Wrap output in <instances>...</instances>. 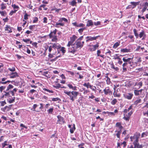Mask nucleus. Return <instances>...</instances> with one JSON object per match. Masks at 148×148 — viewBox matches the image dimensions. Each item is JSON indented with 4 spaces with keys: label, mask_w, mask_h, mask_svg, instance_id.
I'll use <instances>...</instances> for the list:
<instances>
[{
    "label": "nucleus",
    "mask_w": 148,
    "mask_h": 148,
    "mask_svg": "<svg viewBox=\"0 0 148 148\" xmlns=\"http://www.w3.org/2000/svg\"><path fill=\"white\" fill-rule=\"evenodd\" d=\"M72 47L73 48V49L71 50L70 49H69V48L68 51L69 52L71 53H72L74 54V53L76 51V49H74V48L73 47Z\"/></svg>",
    "instance_id": "c756f323"
},
{
    "label": "nucleus",
    "mask_w": 148,
    "mask_h": 148,
    "mask_svg": "<svg viewBox=\"0 0 148 148\" xmlns=\"http://www.w3.org/2000/svg\"><path fill=\"white\" fill-rule=\"evenodd\" d=\"M17 10L14 9V10H12L9 14V15L10 16L12 15L13 14L15 13Z\"/></svg>",
    "instance_id": "79ce46f5"
},
{
    "label": "nucleus",
    "mask_w": 148,
    "mask_h": 148,
    "mask_svg": "<svg viewBox=\"0 0 148 148\" xmlns=\"http://www.w3.org/2000/svg\"><path fill=\"white\" fill-rule=\"evenodd\" d=\"M140 2H131L130 3L132 5V8H134L137 5H138L139 3Z\"/></svg>",
    "instance_id": "2eb2a0df"
},
{
    "label": "nucleus",
    "mask_w": 148,
    "mask_h": 148,
    "mask_svg": "<svg viewBox=\"0 0 148 148\" xmlns=\"http://www.w3.org/2000/svg\"><path fill=\"white\" fill-rule=\"evenodd\" d=\"M111 68L114 69L115 71H117L119 70V68L117 67H115L113 63L111 64Z\"/></svg>",
    "instance_id": "cd10ccee"
},
{
    "label": "nucleus",
    "mask_w": 148,
    "mask_h": 148,
    "mask_svg": "<svg viewBox=\"0 0 148 148\" xmlns=\"http://www.w3.org/2000/svg\"><path fill=\"white\" fill-rule=\"evenodd\" d=\"M60 25L61 26H63L64 25V23H56V25L55 26L57 27H59L58 26H57L58 25Z\"/></svg>",
    "instance_id": "4c0bfd02"
},
{
    "label": "nucleus",
    "mask_w": 148,
    "mask_h": 148,
    "mask_svg": "<svg viewBox=\"0 0 148 148\" xmlns=\"http://www.w3.org/2000/svg\"><path fill=\"white\" fill-rule=\"evenodd\" d=\"M92 46H93L94 47H95V49H96L97 48L99 47V45H98V43H97L95 45H92Z\"/></svg>",
    "instance_id": "052dcab7"
},
{
    "label": "nucleus",
    "mask_w": 148,
    "mask_h": 148,
    "mask_svg": "<svg viewBox=\"0 0 148 148\" xmlns=\"http://www.w3.org/2000/svg\"><path fill=\"white\" fill-rule=\"evenodd\" d=\"M64 93L69 96V99L72 102L75 99L77 98V97L79 93L78 92L74 91L68 92L66 90L64 91Z\"/></svg>",
    "instance_id": "f257e3e1"
},
{
    "label": "nucleus",
    "mask_w": 148,
    "mask_h": 148,
    "mask_svg": "<svg viewBox=\"0 0 148 148\" xmlns=\"http://www.w3.org/2000/svg\"><path fill=\"white\" fill-rule=\"evenodd\" d=\"M90 49L91 51H95L96 49L93 46H92V45H90Z\"/></svg>",
    "instance_id": "37998d69"
},
{
    "label": "nucleus",
    "mask_w": 148,
    "mask_h": 148,
    "mask_svg": "<svg viewBox=\"0 0 148 148\" xmlns=\"http://www.w3.org/2000/svg\"><path fill=\"white\" fill-rule=\"evenodd\" d=\"M99 37V36H97L94 37H91V36H87L86 38L87 39L86 42H88L89 41H92L93 40H96L98 37Z\"/></svg>",
    "instance_id": "0eeeda50"
},
{
    "label": "nucleus",
    "mask_w": 148,
    "mask_h": 148,
    "mask_svg": "<svg viewBox=\"0 0 148 148\" xmlns=\"http://www.w3.org/2000/svg\"><path fill=\"white\" fill-rule=\"evenodd\" d=\"M148 10V3L147 2H145L144 5V8L142 10L143 13L145 12L146 10Z\"/></svg>",
    "instance_id": "ddd939ff"
},
{
    "label": "nucleus",
    "mask_w": 148,
    "mask_h": 148,
    "mask_svg": "<svg viewBox=\"0 0 148 148\" xmlns=\"http://www.w3.org/2000/svg\"><path fill=\"white\" fill-rule=\"evenodd\" d=\"M86 29V28H82L79 29L78 30V31L80 33H82L84 30Z\"/></svg>",
    "instance_id": "8fccbe9b"
},
{
    "label": "nucleus",
    "mask_w": 148,
    "mask_h": 148,
    "mask_svg": "<svg viewBox=\"0 0 148 148\" xmlns=\"http://www.w3.org/2000/svg\"><path fill=\"white\" fill-rule=\"evenodd\" d=\"M93 25V23L91 20H88L87 21L86 26L89 27L92 26Z\"/></svg>",
    "instance_id": "6ab92c4d"
},
{
    "label": "nucleus",
    "mask_w": 148,
    "mask_h": 148,
    "mask_svg": "<svg viewBox=\"0 0 148 148\" xmlns=\"http://www.w3.org/2000/svg\"><path fill=\"white\" fill-rule=\"evenodd\" d=\"M52 47L55 49H58L61 48V46L59 44L55 43L53 44L52 43Z\"/></svg>",
    "instance_id": "9d476101"
},
{
    "label": "nucleus",
    "mask_w": 148,
    "mask_h": 148,
    "mask_svg": "<svg viewBox=\"0 0 148 148\" xmlns=\"http://www.w3.org/2000/svg\"><path fill=\"white\" fill-rule=\"evenodd\" d=\"M7 141H5L4 143H2V147H4L6 145H8V144H6Z\"/></svg>",
    "instance_id": "603ef678"
},
{
    "label": "nucleus",
    "mask_w": 148,
    "mask_h": 148,
    "mask_svg": "<svg viewBox=\"0 0 148 148\" xmlns=\"http://www.w3.org/2000/svg\"><path fill=\"white\" fill-rule=\"evenodd\" d=\"M138 35L139 37L140 38L143 37L142 39V40H144L145 39L146 35L145 34V33L144 31L142 30Z\"/></svg>",
    "instance_id": "6e6552de"
},
{
    "label": "nucleus",
    "mask_w": 148,
    "mask_h": 148,
    "mask_svg": "<svg viewBox=\"0 0 148 148\" xmlns=\"http://www.w3.org/2000/svg\"><path fill=\"white\" fill-rule=\"evenodd\" d=\"M0 14L2 16H4L6 14L5 11H0Z\"/></svg>",
    "instance_id": "13d9d810"
},
{
    "label": "nucleus",
    "mask_w": 148,
    "mask_h": 148,
    "mask_svg": "<svg viewBox=\"0 0 148 148\" xmlns=\"http://www.w3.org/2000/svg\"><path fill=\"white\" fill-rule=\"evenodd\" d=\"M12 7L14 9H18L19 8V7L17 6V5H16L15 4H12Z\"/></svg>",
    "instance_id": "49530a36"
},
{
    "label": "nucleus",
    "mask_w": 148,
    "mask_h": 148,
    "mask_svg": "<svg viewBox=\"0 0 148 148\" xmlns=\"http://www.w3.org/2000/svg\"><path fill=\"white\" fill-rule=\"evenodd\" d=\"M117 102V100L116 99H114L111 102V103L112 105H114Z\"/></svg>",
    "instance_id": "f704fd0d"
},
{
    "label": "nucleus",
    "mask_w": 148,
    "mask_h": 148,
    "mask_svg": "<svg viewBox=\"0 0 148 148\" xmlns=\"http://www.w3.org/2000/svg\"><path fill=\"white\" fill-rule=\"evenodd\" d=\"M23 40L24 42L27 43L29 41H30V39H23Z\"/></svg>",
    "instance_id": "680f3d73"
},
{
    "label": "nucleus",
    "mask_w": 148,
    "mask_h": 148,
    "mask_svg": "<svg viewBox=\"0 0 148 148\" xmlns=\"http://www.w3.org/2000/svg\"><path fill=\"white\" fill-rule=\"evenodd\" d=\"M133 106L132 105L130 106V107L128 108V109H125L124 110L123 112L124 113H126L130 111V110L132 109V108Z\"/></svg>",
    "instance_id": "393cba45"
},
{
    "label": "nucleus",
    "mask_w": 148,
    "mask_h": 148,
    "mask_svg": "<svg viewBox=\"0 0 148 148\" xmlns=\"http://www.w3.org/2000/svg\"><path fill=\"white\" fill-rule=\"evenodd\" d=\"M59 100H60V99L58 97L55 98H52V101H56Z\"/></svg>",
    "instance_id": "3c124183"
},
{
    "label": "nucleus",
    "mask_w": 148,
    "mask_h": 148,
    "mask_svg": "<svg viewBox=\"0 0 148 148\" xmlns=\"http://www.w3.org/2000/svg\"><path fill=\"white\" fill-rule=\"evenodd\" d=\"M1 9L2 10H3L5 9L6 8V4L4 3H2L1 5Z\"/></svg>",
    "instance_id": "4be33fe9"
},
{
    "label": "nucleus",
    "mask_w": 148,
    "mask_h": 148,
    "mask_svg": "<svg viewBox=\"0 0 148 148\" xmlns=\"http://www.w3.org/2000/svg\"><path fill=\"white\" fill-rule=\"evenodd\" d=\"M5 88V86H2L0 87V91L2 92Z\"/></svg>",
    "instance_id": "6e6d98bb"
},
{
    "label": "nucleus",
    "mask_w": 148,
    "mask_h": 148,
    "mask_svg": "<svg viewBox=\"0 0 148 148\" xmlns=\"http://www.w3.org/2000/svg\"><path fill=\"white\" fill-rule=\"evenodd\" d=\"M141 101V100L140 99H138L136 100L134 103V104L135 105H137L138 103H140Z\"/></svg>",
    "instance_id": "c9c22d12"
},
{
    "label": "nucleus",
    "mask_w": 148,
    "mask_h": 148,
    "mask_svg": "<svg viewBox=\"0 0 148 148\" xmlns=\"http://www.w3.org/2000/svg\"><path fill=\"white\" fill-rule=\"evenodd\" d=\"M58 118V121H62L63 122L64 119L63 117L61 116L60 115H58L57 116Z\"/></svg>",
    "instance_id": "c85d7f7f"
},
{
    "label": "nucleus",
    "mask_w": 148,
    "mask_h": 148,
    "mask_svg": "<svg viewBox=\"0 0 148 148\" xmlns=\"http://www.w3.org/2000/svg\"><path fill=\"white\" fill-rule=\"evenodd\" d=\"M103 91L106 95H107L108 94H112V92L110 90L109 87L106 88Z\"/></svg>",
    "instance_id": "423d86ee"
},
{
    "label": "nucleus",
    "mask_w": 148,
    "mask_h": 148,
    "mask_svg": "<svg viewBox=\"0 0 148 148\" xmlns=\"http://www.w3.org/2000/svg\"><path fill=\"white\" fill-rule=\"evenodd\" d=\"M132 58H127V57L123 58V61L125 62H128L130 64V60H132Z\"/></svg>",
    "instance_id": "f3484780"
},
{
    "label": "nucleus",
    "mask_w": 148,
    "mask_h": 148,
    "mask_svg": "<svg viewBox=\"0 0 148 148\" xmlns=\"http://www.w3.org/2000/svg\"><path fill=\"white\" fill-rule=\"evenodd\" d=\"M72 126V127L70 129V131L71 134H72L73 133L75 129L74 124H73Z\"/></svg>",
    "instance_id": "aec40b11"
},
{
    "label": "nucleus",
    "mask_w": 148,
    "mask_h": 148,
    "mask_svg": "<svg viewBox=\"0 0 148 148\" xmlns=\"http://www.w3.org/2000/svg\"><path fill=\"white\" fill-rule=\"evenodd\" d=\"M5 30L8 31V33H11L12 32L10 26L8 25H6Z\"/></svg>",
    "instance_id": "dca6fc26"
},
{
    "label": "nucleus",
    "mask_w": 148,
    "mask_h": 148,
    "mask_svg": "<svg viewBox=\"0 0 148 148\" xmlns=\"http://www.w3.org/2000/svg\"><path fill=\"white\" fill-rule=\"evenodd\" d=\"M116 126L120 129V130L121 131V130L123 127L121 125V124L120 122H117L116 124Z\"/></svg>",
    "instance_id": "a211bd4d"
},
{
    "label": "nucleus",
    "mask_w": 148,
    "mask_h": 148,
    "mask_svg": "<svg viewBox=\"0 0 148 148\" xmlns=\"http://www.w3.org/2000/svg\"><path fill=\"white\" fill-rule=\"evenodd\" d=\"M60 51H62L63 53H64L66 52V50H65V48L62 47L61 48Z\"/></svg>",
    "instance_id": "c03bdc74"
},
{
    "label": "nucleus",
    "mask_w": 148,
    "mask_h": 148,
    "mask_svg": "<svg viewBox=\"0 0 148 148\" xmlns=\"http://www.w3.org/2000/svg\"><path fill=\"white\" fill-rule=\"evenodd\" d=\"M77 38V37L75 35H73L72 37H70V41L69 42L67 46L69 47L71 45H73V43Z\"/></svg>",
    "instance_id": "f03ea898"
},
{
    "label": "nucleus",
    "mask_w": 148,
    "mask_h": 148,
    "mask_svg": "<svg viewBox=\"0 0 148 148\" xmlns=\"http://www.w3.org/2000/svg\"><path fill=\"white\" fill-rule=\"evenodd\" d=\"M85 26V25L83 23H80L77 25V27H84Z\"/></svg>",
    "instance_id": "0e129e2a"
},
{
    "label": "nucleus",
    "mask_w": 148,
    "mask_h": 148,
    "mask_svg": "<svg viewBox=\"0 0 148 148\" xmlns=\"http://www.w3.org/2000/svg\"><path fill=\"white\" fill-rule=\"evenodd\" d=\"M121 131L120 130L117 131V133L116 134V136L118 138H120V135L121 132Z\"/></svg>",
    "instance_id": "4d7b16f0"
},
{
    "label": "nucleus",
    "mask_w": 148,
    "mask_h": 148,
    "mask_svg": "<svg viewBox=\"0 0 148 148\" xmlns=\"http://www.w3.org/2000/svg\"><path fill=\"white\" fill-rule=\"evenodd\" d=\"M4 92L5 93L3 95L4 96L10 97L11 96V95L13 96L14 95V93L12 90H8L7 91L6 90V91H4Z\"/></svg>",
    "instance_id": "7ed1b4c3"
},
{
    "label": "nucleus",
    "mask_w": 148,
    "mask_h": 148,
    "mask_svg": "<svg viewBox=\"0 0 148 148\" xmlns=\"http://www.w3.org/2000/svg\"><path fill=\"white\" fill-rule=\"evenodd\" d=\"M133 32L135 36L136 37V38H138L139 37V35L137 32V30L135 29H133Z\"/></svg>",
    "instance_id": "b1692460"
},
{
    "label": "nucleus",
    "mask_w": 148,
    "mask_h": 148,
    "mask_svg": "<svg viewBox=\"0 0 148 148\" xmlns=\"http://www.w3.org/2000/svg\"><path fill=\"white\" fill-rule=\"evenodd\" d=\"M120 45V42H116L115 43L113 46V48L114 49H116Z\"/></svg>",
    "instance_id": "473e14b6"
},
{
    "label": "nucleus",
    "mask_w": 148,
    "mask_h": 148,
    "mask_svg": "<svg viewBox=\"0 0 148 148\" xmlns=\"http://www.w3.org/2000/svg\"><path fill=\"white\" fill-rule=\"evenodd\" d=\"M133 113V111L132 110H131L129 112H128L127 114H125V115L126 116L129 117L130 118V116L132 115Z\"/></svg>",
    "instance_id": "2f4dec72"
},
{
    "label": "nucleus",
    "mask_w": 148,
    "mask_h": 148,
    "mask_svg": "<svg viewBox=\"0 0 148 148\" xmlns=\"http://www.w3.org/2000/svg\"><path fill=\"white\" fill-rule=\"evenodd\" d=\"M8 69L9 70L12 72H14L15 71V69L14 67H12V68H8Z\"/></svg>",
    "instance_id": "de8ad7c7"
},
{
    "label": "nucleus",
    "mask_w": 148,
    "mask_h": 148,
    "mask_svg": "<svg viewBox=\"0 0 148 148\" xmlns=\"http://www.w3.org/2000/svg\"><path fill=\"white\" fill-rule=\"evenodd\" d=\"M43 23H47V18L46 17H44L43 18Z\"/></svg>",
    "instance_id": "bf43d9fd"
},
{
    "label": "nucleus",
    "mask_w": 148,
    "mask_h": 148,
    "mask_svg": "<svg viewBox=\"0 0 148 148\" xmlns=\"http://www.w3.org/2000/svg\"><path fill=\"white\" fill-rule=\"evenodd\" d=\"M142 84L143 83L141 81L138 83H136L134 85V89H139L142 86Z\"/></svg>",
    "instance_id": "39448f33"
},
{
    "label": "nucleus",
    "mask_w": 148,
    "mask_h": 148,
    "mask_svg": "<svg viewBox=\"0 0 148 148\" xmlns=\"http://www.w3.org/2000/svg\"><path fill=\"white\" fill-rule=\"evenodd\" d=\"M134 93L135 95L136 96L139 95L140 93V92L137 89H134Z\"/></svg>",
    "instance_id": "5701e85b"
},
{
    "label": "nucleus",
    "mask_w": 148,
    "mask_h": 148,
    "mask_svg": "<svg viewBox=\"0 0 148 148\" xmlns=\"http://www.w3.org/2000/svg\"><path fill=\"white\" fill-rule=\"evenodd\" d=\"M140 135V133H136L134 136L133 137L131 136L130 137V138L131 139V141H133L134 140V138H137L139 139Z\"/></svg>",
    "instance_id": "1a4fd4ad"
},
{
    "label": "nucleus",
    "mask_w": 148,
    "mask_h": 148,
    "mask_svg": "<svg viewBox=\"0 0 148 148\" xmlns=\"http://www.w3.org/2000/svg\"><path fill=\"white\" fill-rule=\"evenodd\" d=\"M121 51L123 53L128 52H130V49L126 48L121 49Z\"/></svg>",
    "instance_id": "a878e982"
},
{
    "label": "nucleus",
    "mask_w": 148,
    "mask_h": 148,
    "mask_svg": "<svg viewBox=\"0 0 148 148\" xmlns=\"http://www.w3.org/2000/svg\"><path fill=\"white\" fill-rule=\"evenodd\" d=\"M54 87L56 88H58L61 87L60 85V84H58L54 86Z\"/></svg>",
    "instance_id": "774afa93"
},
{
    "label": "nucleus",
    "mask_w": 148,
    "mask_h": 148,
    "mask_svg": "<svg viewBox=\"0 0 148 148\" xmlns=\"http://www.w3.org/2000/svg\"><path fill=\"white\" fill-rule=\"evenodd\" d=\"M106 82L107 84H110L111 83L110 79L108 77H107V80H106Z\"/></svg>",
    "instance_id": "a18cd8bd"
},
{
    "label": "nucleus",
    "mask_w": 148,
    "mask_h": 148,
    "mask_svg": "<svg viewBox=\"0 0 148 148\" xmlns=\"http://www.w3.org/2000/svg\"><path fill=\"white\" fill-rule=\"evenodd\" d=\"M148 135V132H143L141 135V137H144L147 136Z\"/></svg>",
    "instance_id": "e433bc0d"
},
{
    "label": "nucleus",
    "mask_w": 148,
    "mask_h": 148,
    "mask_svg": "<svg viewBox=\"0 0 148 148\" xmlns=\"http://www.w3.org/2000/svg\"><path fill=\"white\" fill-rule=\"evenodd\" d=\"M113 95L114 97H119L120 96V95L119 94H117V92L115 91H114L113 92Z\"/></svg>",
    "instance_id": "72a5a7b5"
},
{
    "label": "nucleus",
    "mask_w": 148,
    "mask_h": 148,
    "mask_svg": "<svg viewBox=\"0 0 148 148\" xmlns=\"http://www.w3.org/2000/svg\"><path fill=\"white\" fill-rule=\"evenodd\" d=\"M133 96V94L132 93H128L124 95L125 97L129 100L131 99L132 97Z\"/></svg>",
    "instance_id": "9b49d317"
},
{
    "label": "nucleus",
    "mask_w": 148,
    "mask_h": 148,
    "mask_svg": "<svg viewBox=\"0 0 148 148\" xmlns=\"http://www.w3.org/2000/svg\"><path fill=\"white\" fill-rule=\"evenodd\" d=\"M29 16V15L26 13L24 16V19L25 20H27L28 19V16Z\"/></svg>",
    "instance_id": "e2e57ef3"
},
{
    "label": "nucleus",
    "mask_w": 148,
    "mask_h": 148,
    "mask_svg": "<svg viewBox=\"0 0 148 148\" xmlns=\"http://www.w3.org/2000/svg\"><path fill=\"white\" fill-rule=\"evenodd\" d=\"M69 3H70V5L73 6H74L77 3V2L75 0H73L71 2H70Z\"/></svg>",
    "instance_id": "7c9ffc66"
},
{
    "label": "nucleus",
    "mask_w": 148,
    "mask_h": 148,
    "mask_svg": "<svg viewBox=\"0 0 148 148\" xmlns=\"http://www.w3.org/2000/svg\"><path fill=\"white\" fill-rule=\"evenodd\" d=\"M18 76V74L16 72H12L10 75V77L11 78H14Z\"/></svg>",
    "instance_id": "f8f14e48"
},
{
    "label": "nucleus",
    "mask_w": 148,
    "mask_h": 148,
    "mask_svg": "<svg viewBox=\"0 0 148 148\" xmlns=\"http://www.w3.org/2000/svg\"><path fill=\"white\" fill-rule=\"evenodd\" d=\"M134 145L135 148H142L143 146L141 145H140L139 143H135V142L134 143Z\"/></svg>",
    "instance_id": "412c9836"
},
{
    "label": "nucleus",
    "mask_w": 148,
    "mask_h": 148,
    "mask_svg": "<svg viewBox=\"0 0 148 148\" xmlns=\"http://www.w3.org/2000/svg\"><path fill=\"white\" fill-rule=\"evenodd\" d=\"M94 24L95 25H100L101 24V22L100 21L94 22Z\"/></svg>",
    "instance_id": "338daca9"
},
{
    "label": "nucleus",
    "mask_w": 148,
    "mask_h": 148,
    "mask_svg": "<svg viewBox=\"0 0 148 148\" xmlns=\"http://www.w3.org/2000/svg\"><path fill=\"white\" fill-rule=\"evenodd\" d=\"M123 119L126 121H129L130 118L129 117L126 116L125 115V114H124V116L123 117Z\"/></svg>",
    "instance_id": "a19ab883"
},
{
    "label": "nucleus",
    "mask_w": 148,
    "mask_h": 148,
    "mask_svg": "<svg viewBox=\"0 0 148 148\" xmlns=\"http://www.w3.org/2000/svg\"><path fill=\"white\" fill-rule=\"evenodd\" d=\"M90 84L89 83H85L84 84H83V85L84 86L86 87L87 88H88Z\"/></svg>",
    "instance_id": "09e8293b"
},
{
    "label": "nucleus",
    "mask_w": 148,
    "mask_h": 148,
    "mask_svg": "<svg viewBox=\"0 0 148 148\" xmlns=\"http://www.w3.org/2000/svg\"><path fill=\"white\" fill-rule=\"evenodd\" d=\"M53 111V108H50L48 110V113L49 114H52Z\"/></svg>",
    "instance_id": "ea45409f"
},
{
    "label": "nucleus",
    "mask_w": 148,
    "mask_h": 148,
    "mask_svg": "<svg viewBox=\"0 0 148 148\" xmlns=\"http://www.w3.org/2000/svg\"><path fill=\"white\" fill-rule=\"evenodd\" d=\"M134 141L133 140L134 142L133 143V144H134V143L135 142V143H138V139L137 138H134Z\"/></svg>",
    "instance_id": "5fc2aeb1"
},
{
    "label": "nucleus",
    "mask_w": 148,
    "mask_h": 148,
    "mask_svg": "<svg viewBox=\"0 0 148 148\" xmlns=\"http://www.w3.org/2000/svg\"><path fill=\"white\" fill-rule=\"evenodd\" d=\"M13 88L14 86L13 85L11 84H9L7 87L6 91H8V90H11V89H12Z\"/></svg>",
    "instance_id": "bb28decb"
},
{
    "label": "nucleus",
    "mask_w": 148,
    "mask_h": 148,
    "mask_svg": "<svg viewBox=\"0 0 148 148\" xmlns=\"http://www.w3.org/2000/svg\"><path fill=\"white\" fill-rule=\"evenodd\" d=\"M118 54H115L114 56V58L113 59H114L115 60L116 59H120V58L119 56H118Z\"/></svg>",
    "instance_id": "58836bf2"
},
{
    "label": "nucleus",
    "mask_w": 148,
    "mask_h": 148,
    "mask_svg": "<svg viewBox=\"0 0 148 148\" xmlns=\"http://www.w3.org/2000/svg\"><path fill=\"white\" fill-rule=\"evenodd\" d=\"M57 31L56 29H55V30L52 32H51V33L49 35L50 38L55 36V35L56 34Z\"/></svg>",
    "instance_id": "4468645a"
},
{
    "label": "nucleus",
    "mask_w": 148,
    "mask_h": 148,
    "mask_svg": "<svg viewBox=\"0 0 148 148\" xmlns=\"http://www.w3.org/2000/svg\"><path fill=\"white\" fill-rule=\"evenodd\" d=\"M0 103L1 106H4L6 103L5 101H1Z\"/></svg>",
    "instance_id": "69168bd1"
},
{
    "label": "nucleus",
    "mask_w": 148,
    "mask_h": 148,
    "mask_svg": "<svg viewBox=\"0 0 148 148\" xmlns=\"http://www.w3.org/2000/svg\"><path fill=\"white\" fill-rule=\"evenodd\" d=\"M74 44L76 45V49L78 48H81L82 47V45L81 44L80 41L76 40Z\"/></svg>",
    "instance_id": "20e7f679"
},
{
    "label": "nucleus",
    "mask_w": 148,
    "mask_h": 148,
    "mask_svg": "<svg viewBox=\"0 0 148 148\" xmlns=\"http://www.w3.org/2000/svg\"><path fill=\"white\" fill-rule=\"evenodd\" d=\"M15 97H14L13 98L11 99H10L9 101V102L10 103H12L14 101Z\"/></svg>",
    "instance_id": "864d4df0"
}]
</instances>
